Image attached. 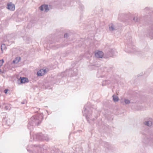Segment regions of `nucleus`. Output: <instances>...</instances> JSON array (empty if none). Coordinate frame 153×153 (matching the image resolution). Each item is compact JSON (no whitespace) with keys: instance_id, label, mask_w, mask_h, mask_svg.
Wrapping results in <instances>:
<instances>
[{"instance_id":"nucleus-24","label":"nucleus","mask_w":153,"mask_h":153,"mask_svg":"<svg viewBox=\"0 0 153 153\" xmlns=\"http://www.w3.org/2000/svg\"><path fill=\"white\" fill-rule=\"evenodd\" d=\"M133 20L135 22H138L139 21L137 17H134L133 18Z\"/></svg>"},{"instance_id":"nucleus-38","label":"nucleus","mask_w":153,"mask_h":153,"mask_svg":"<svg viewBox=\"0 0 153 153\" xmlns=\"http://www.w3.org/2000/svg\"><path fill=\"white\" fill-rule=\"evenodd\" d=\"M131 51V52H132V51H131H131Z\"/></svg>"},{"instance_id":"nucleus-16","label":"nucleus","mask_w":153,"mask_h":153,"mask_svg":"<svg viewBox=\"0 0 153 153\" xmlns=\"http://www.w3.org/2000/svg\"><path fill=\"white\" fill-rule=\"evenodd\" d=\"M143 123L144 125L149 126H151L152 124V123L150 121H145Z\"/></svg>"},{"instance_id":"nucleus-32","label":"nucleus","mask_w":153,"mask_h":153,"mask_svg":"<svg viewBox=\"0 0 153 153\" xmlns=\"http://www.w3.org/2000/svg\"><path fill=\"white\" fill-rule=\"evenodd\" d=\"M61 47V46L60 45H57V48H59L60 47Z\"/></svg>"},{"instance_id":"nucleus-21","label":"nucleus","mask_w":153,"mask_h":153,"mask_svg":"<svg viewBox=\"0 0 153 153\" xmlns=\"http://www.w3.org/2000/svg\"><path fill=\"white\" fill-rule=\"evenodd\" d=\"M6 48V46L4 44H2L1 45V49L3 52L4 50Z\"/></svg>"},{"instance_id":"nucleus-15","label":"nucleus","mask_w":153,"mask_h":153,"mask_svg":"<svg viewBox=\"0 0 153 153\" xmlns=\"http://www.w3.org/2000/svg\"><path fill=\"white\" fill-rule=\"evenodd\" d=\"M109 30L111 31H112L115 30L114 26L113 24H110L109 25Z\"/></svg>"},{"instance_id":"nucleus-11","label":"nucleus","mask_w":153,"mask_h":153,"mask_svg":"<svg viewBox=\"0 0 153 153\" xmlns=\"http://www.w3.org/2000/svg\"><path fill=\"white\" fill-rule=\"evenodd\" d=\"M6 67L8 70H12V68H14V65L12 63H7L6 65Z\"/></svg>"},{"instance_id":"nucleus-27","label":"nucleus","mask_w":153,"mask_h":153,"mask_svg":"<svg viewBox=\"0 0 153 153\" xmlns=\"http://www.w3.org/2000/svg\"><path fill=\"white\" fill-rule=\"evenodd\" d=\"M26 102V101L25 100H24L23 101L21 102V104H25Z\"/></svg>"},{"instance_id":"nucleus-7","label":"nucleus","mask_w":153,"mask_h":153,"mask_svg":"<svg viewBox=\"0 0 153 153\" xmlns=\"http://www.w3.org/2000/svg\"><path fill=\"white\" fill-rule=\"evenodd\" d=\"M29 81V79L27 77H20V84L28 82Z\"/></svg>"},{"instance_id":"nucleus-3","label":"nucleus","mask_w":153,"mask_h":153,"mask_svg":"<svg viewBox=\"0 0 153 153\" xmlns=\"http://www.w3.org/2000/svg\"><path fill=\"white\" fill-rule=\"evenodd\" d=\"M115 53L113 49H109L106 51L104 55V57L108 58L111 57Z\"/></svg>"},{"instance_id":"nucleus-4","label":"nucleus","mask_w":153,"mask_h":153,"mask_svg":"<svg viewBox=\"0 0 153 153\" xmlns=\"http://www.w3.org/2000/svg\"><path fill=\"white\" fill-rule=\"evenodd\" d=\"M33 149L36 153H40L42 150V146L39 145H33Z\"/></svg>"},{"instance_id":"nucleus-2","label":"nucleus","mask_w":153,"mask_h":153,"mask_svg":"<svg viewBox=\"0 0 153 153\" xmlns=\"http://www.w3.org/2000/svg\"><path fill=\"white\" fill-rule=\"evenodd\" d=\"M33 139L36 140L48 141L49 138L47 134H43L42 133L34 134L33 135Z\"/></svg>"},{"instance_id":"nucleus-31","label":"nucleus","mask_w":153,"mask_h":153,"mask_svg":"<svg viewBox=\"0 0 153 153\" xmlns=\"http://www.w3.org/2000/svg\"><path fill=\"white\" fill-rule=\"evenodd\" d=\"M18 80H17V83L18 84H19V79L18 78H17Z\"/></svg>"},{"instance_id":"nucleus-19","label":"nucleus","mask_w":153,"mask_h":153,"mask_svg":"<svg viewBox=\"0 0 153 153\" xmlns=\"http://www.w3.org/2000/svg\"><path fill=\"white\" fill-rule=\"evenodd\" d=\"M113 99L114 102H116L119 100V98L118 97L115 95H114L113 96Z\"/></svg>"},{"instance_id":"nucleus-13","label":"nucleus","mask_w":153,"mask_h":153,"mask_svg":"<svg viewBox=\"0 0 153 153\" xmlns=\"http://www.w3.org/2000/svg\"><path fill=\"white\" fill-rule=\"evenodd\" d=\"M147 36L153 38V29H151V30L148 31Z\"/></svg>"},{"instance_id":"nucleus-5","label":"nucleus","mask_w":153,"mask_h":153,"mask_svg":"<svg viewBox=\"0 0 153 153\" xmlns=\"http://www.w3.org/2000/svg\"><path fill=\"white\" fill-rule=\"evenodd\" d=\"M74 71L72 69H70L69 70H66L65 71V73L67 74H68V76H70L77 75V72L75 71V73H73L72 72Z\"/></svg>"},{"instance_id":"nucleus-39","label":"nucleus","mask_w":153,"mask_h":153,"mask_svg":"<svg viewBox=\"0 0 153 153\" xmlns=\"http://www.w3.org/2000/svg\"><path fill=\"white\" fill-rule=\"evenodd\" d=\"M30 135L31 134V131H30Z\"/></svg>"},{"instance_id":"nucleus-17","label":"nucleus","mask_w":153,"mask_h":153,"mask_svg":"<svg viewBox=\"0 0 153 153\" xmlns=\"http://www.w3.org/2000/svg\"><path fill=\"white\" fill-rule=\"evenodd\" d=\"M5 121L6 124L7 125V126H10L12 123V121L10 119H7L6 120H5Z\"/></svg>"},{"instance_id":"nucleus-1","label":"nucleus","mask_w":153,"mask_h":153,"mask_svg":"<svg viewBox=\"0 0 153 153\" xmlns=\"http://www.w3.org/2000/svg\"><path fill=\"white\" fill-rule=\"evenodd\" d=\"M43 119V117L40 115L36 114L33 116L29 120L27 127L28 128L32 131L33 127L36 126H39L41 123Z\"/></svg>"},{"instance_id":"nucleus-18","label":"nucleus","mask_w":153,"mask_h":153,"mask_svg":"<svg viewBox=\"0 0 153 153\" xmlns=\"http://www.w3.org/2000/svg\"><path fill=\"white\" fill-rule=\"evenodd\" d=\"M43 69H40L39 71H38L37 72V75L38 76H42L43 75H44V74H43Z\"/></svg>"},{"instance_id":"nucleus-35","label":"nucleus","mask_w":153,"mask_h":153,"mask_svg":"<svg viewBox=\"0 0 153 153\" xmlns=\"http://www.w3.org/2000/svg\"><path fill=\"white\" fill-rule=\"evenodd\" d=\"M152 93L153 94V90L152 91Z\"/></svg>"},{"instance_id":"nucleus-37","label":"nucleus","mask_w":153,"mask_h":153,"mask_svg":"<svg viewBox=\"0 0 153 153\" xmlns=\"http://www.w3.org/2000/svg\"><path fill=\"white\" fill-rule=\"evenodd\" d=\"M27 150L28 151H29V149H27Z\"/></svg>"},{"instance_id":"nucleus-12","label":"nucleus","mask_w":153,"mask_h":153,"mask_svg":"<svg viewBox=\"0 0 153 153\" xmlns=\"http://www.w3.org/2000/svg\"><path fill=\"white\" fill-rule=\"evenodd\" d=\"M19 62V57L17 56L15 58L12 62L13 65L16 64Z\"/></svg>"},{"instance_id":"nucleus-28","label":"nucleus","mask_w":153,"mask_h":153,"mask_svg":"<svg viewBox=\"0 0 153 153\" xmlns=\"http://www.w3.org/2000/svg\"><path fill=\"white\" fill-rule=\"evenodd\" d=\"M43 74H44H44L45 73H47V71H46V69H43Z\"/></svg>"},{"instance_id":"nucleus-33","label":"nucleus","mask_w":153,"mask_h":153,"mask_svg":"<svg viewBox=\"0 0 153 153\" xmlns=\"http://www.w3.org/2000/svg\"><path fill=\"white\" fill-rule=\"evenodd\" d=\"M95 120V119L94 118H93V119H92L93 120Z\"/></svg>"},{"instance_id":"nucleus-22","label":"nucleus","mask_w":153,"mask_h":153,"mask_svg":"<svg viewBox=\"0 0 153 153\" xmlns=\"http://www.w3.org/2000/svg\"><path fill=\"white\" fill-rule=\"evenodd\" d=\"M4 62V61L3 59L0 60V68L2 66Z\"/></svg>"},{"instance_id":"nucleus-30","label":"nucleus","mask_w":153,"mask_h":153,"mask_svg":"<svg viewBox=\"0 0 153 153\" xmlns=\"http://www.w3.org/2000/svg\"><path fill=\"white\" fill-rule=\"evenodd\" d=\"M73 71H74L72 72L73 73H75V71H76L77 72V71L76 69H74L73 70Z\"/></svg>"},{"instance_id":"nucleus-20","label":"nucleus","mask_w":153,"mask_h":153,"mask_svg":"<svg viewBox=\"0 0 153 153\" xmlns=\"http://www.w3.org/2000/svg\"><path fill=\"white\" fill-rule=\"evenodd\" d=\"M4 108L6 110H10L11 107L10 105L7 104L4 105Z\"/></svg>"},{"instance_id":"nucleus-10","label":"nucleus","mask_w":153,"mask_h":153,"mask_svg":"<svg viewBox=\"0 0 153 153\" xmlns=\"http://www.w3.org/2000/svg\"><path fill=\"white\" fill-rule=\"evenodd\" d=\"M84 110L82 111L83 115L85 117L87 121H89L88 119L89 117H88V115H89L87 113L88 111L85 107H84Z\"/></svg>"},{"instance_id":"nucleus-26","label":"nucleus","mask_w":153,"mask_h":153,"mask_svg":"<svg viewBox=\"0 0 153 153\" xmlns=\"http://www.w3.org/2000/svg\"><path fill=\"white\" fill-rule=\"evenodd\" d=\"M68 37V34L67 33H65L64 34V38H67Z\"/></svg>"},{"instance_id":"nucleus-9","label":"nucleus","mask_w":153,"mask_h":153,"mask_svg":"<svg viewBox=\"0 0 153 153\" xmlns=\"http://www.w3.org/2000/svg\"><path fill=\"white\" fill-rule=\"evenodd\" d=\"M104 54L103 53L100 51H99L95 53V56L99 58H102L103 56H104Z\"/></svg>"},{"instance_id":"nucleus-6","label":"nucleus","mask_w":153,"mask_h":153,"mask_svg":"<svg viewBox=\"0 0 153 153\" xmlns=\"http://www.w3.org/2000/svg\"><path fill=\"white\" fill-rule=\"evenodd\" d=\"M45 10V11L46 12H48L49 10L48 5L47 4H43L41 5L39 7V9L41 11H43L44 10Z\"/></svg>"},{"instance_id":"nucleus-8","label":"nucleus","mask_w":153,"mask_h":153,"mask_svg":"<svg viewBox=\"0 0 153 153\" xmlns=\"http://www.w3.org/2000/svg\"><path fill=\"white\" fill-rule=\"evenodd\" d=\"M7 8L10 10L13 11L15 10L14 5L12 3H8Z\"/></svg>"},{"instance_id":"nucleus-14","label":"nucleus","mask_w":153,"mask_h":153,"mask_svg":"<svg viewBox=\"0 0 153 153\" xmlns=\"http://www.w3.org/2000/svg\"><path fill=\"white\" fill-rule=\"evenodd\" d=\"M24 39L25 40L26 42L27 43H29L31 41V38L30 37L24 36Z\"/></svg>"},{"instance_id":"nucleus-34","label":"nucleus","mask_w":153,"mask_h":153,"mask_svg":"<svg viewBox=\"0 0 153 153\" xmlns=\"http://www.w3.org/2000/svg\"><path fill=\"white\" fill-rule=\"evenodd\" d=\"M127 35H128V34H126V36H127Z\"/></svg>"},{"instance_id":"nucleus-25","label":"nucleus","mask_w":153,"mask_h":153,"mask_svg":"<svg viewBox=\"0 0 153 153\" xmlns=\"http://www.w3.org/2000/svg\"><path fill=\"white\" fill-rule=\"evenodd\" d=\"M131 36H130L129 37V38H128V39H129V41H128L129 42V43L131 44Z\"/></svg>"},{"instance_id":"nucleus-29","label":"nucleus","mask_w":153,"mask_h":153,"mask_svg":"<svg viewBox=\"0 0 153 153\" xmlns=\"http://www.w3.org/2000/svg\"><path fill=\"white\" fill-rule=\"evenodd\" d=\"M8 89H5V90H4V92L5 93V94H7V91H8Z\"/></svg>"},{"instance_id":"nucleus-36","label":"nucleus","mask_w":153,"mask_h":153,"mask_svg":"<svg viewBox=\"0 0 153 153\" xmlns=\"http://www.w3.org/2000/svg\"><path fill=\"white\" fill-rule=\"evenodd\" d=\"M19 59H20V61L21 60V57H20Z\"/></svg>"},{"instance_id":"nucleus-23","label":"nucleus","mask_w":153,"mask_h":153,"mask_svg":"<svg viewBox=\"0 0 153 153\" xmlns=\"http://www.w3.org/2000/svg\"><path fill=\"white\" fill-rule=\"evenodd\" d=\"M125 102L126 104H128L130 103V101L127 99H125Z\"/></svg>"}]
</instances>
